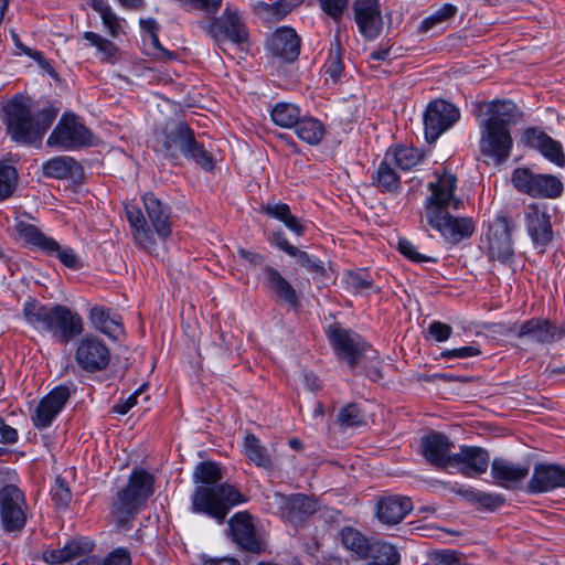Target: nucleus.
<instances>
[{"instance_id": "obj_1", "label": "nucleus", "mask_w": 565, "mask_h": 565, "mask_svg": "<svg viewBox=\"0 0 565 565\" xmlns=\"http://www.w3.org/2000/svg\"><path fill=\"white\" fill-rule=\"evenodd\" d=\"M436 175L437 180L428 183L431 193L425 200V218L448 244L458 245L472 236L475 222L469 216H454L450 213V210L457 211L462 205V200L455 194L457 177L446 170Z\"/></svg>"}, {"instance_id": "obj_2", "label": "nucleus", "mask_w": 565, "mask_h": 565, "mask_svg": "<svg viewBox=\"0 0 565 565\" xmlns=\"http://www.w3.org/2000/svg\"><path fill=\"white\" fill-rule=\"evenodd\" d=\"M57 113L52 106L33 110L32 99L21 93L14 94L1 105V119L7 136L22 146L40 147Z\"/></svg>"}, {"instance_id": "obj_3", "label": "nucleus", "mask_w": 565, "mask_h": 565, "mask_svg": "<svg viewBox=\"0 0 565 565\" xmlns=\"http://www.w3.org/2000/svg\"><path fill=\"white\" fill-rule=\"evenodd\" d=\"M487 116L480 125L479 150L484 158L500 166L511 156V126L516 124L522 113L513 102L498 100L488 105Z\"/></svg>"}, {"instance_id": "obj_4", "label": "nucleus", "mask_w": 565, "mask_h": 565, "mask_svg": "<svg viewBox=\"0 0 565 565\" xmlns=\"http://www.w3.org/2000/svg\"><path fill=\"white\" fill-rule=\"evenodd\" d=\"M141 201L147 217L135 204L125 206L126 217L135 243L145 250H152L157 246L156 236L162 241L171 236L172 211L168 203L152 192L142 194Z\"/></svg>"}, {"instance_id": "obj_5", "label": "nucleus", "mask_w": 565, "mask_h": 565, "mask_svg": "<svg viewBox=\"0 0 565 565\" xmlns=\"http://www.w3.org/2000/svg\"><path fill=\"white\" fill-rule=\"evenodd\" d=\"M153 149L172 166L180 164L181 157L193 161L201 169L212 171L214 159L195 138L194 130L185 121L167 122L157 132Z\"/></svg>"}, {"instance_id": "obj_6", "label": "nucleus", "mask_w": 565, "mask_h": 565, "mask_svg": "<svg viewBox=\"0 0 565 565\" xmlns=\"http://www.w3.org/2000/svg\"><path fill=\"white\" fill-rule=\"evenodd\" d=\"M24 320L34 329L49 332L61 343H68L84 331L82 317L63 305H43L29 298L22 308Z\"/></svg>"}, {"instance_id": "obj_7", "label": "nucleus", "mask_w": 565, "mask_h": 565, "mask_svg": "<svg viewBox=\"0 0 565 565\" xmlns=\"http://www.w3.org/2000/svg\"><path fill=\"white\" fill-rule=\"evenodd\" d=\"M246 497L238 489L226 482L210 486H196L191 495V511L204 514L223 524L230 510L246 502Z\"/></svg>"}, {"instance_id": "obj_8", "label": "nucleus", "mask_w": 565, "mask_h": 565, "mask_svg": "<svg viewBox=\"0 0 565 565\" xmlns=\"http://www.w3.org/2000/svg\"><path fill=\"white\" fill-rule=\"evenodd\" d=\"M511 183L513 188L535 199H557L563 194L564 184L554 174L535 173L527 167H518L512 171Z\"/></svg>"}, {"instance_id": "obj_9", "label": "nucleus", "mask_w": 565, "mask_h": 565, "mask_svg": "<svg viewBox=\"0 0 565 565\" xmlns=\"http://www.w3.org/2000/svg\"><path fill=\"white\" fill-rule=\"evenodd\" d=\"M202 30L217 45L231 42L242 45L248 42V29L239 14L238 10L227 6L221 15H212L211 19L202 25Z\"/></svg>"}, {"instance_id": "obj_10", "label": "nucleus", "mask_w": 565, "mask_h": 565, "mask_svg": "<svg viewBox=\"0 0 565 565\" xmlns=\"http://www.w3.org/2000/svg\"><path fill=\"white\" fill-rule=\"evenodd\" d=\"M92 138V131L77 115L64 113L50 134L46 146L62 150H77L90 146Z\"/></svg>"}, {"instance_id": "obj_11", "label": "nucleus", "mask_w": 565, "mask_h": 565, "mask_svg": "<svg viewBox=\"0 0 565 565\" xmlns=\"http://www.w3.org/2000/svg\"><path fill=\"white\" fill-rule=\"evenodd\" d=\"M19 236L29 245L41 249L49 256H56L67 268L77 270L83 267L82 259L73 248L62 247L54 238L46 236L35 225L19 222L15 226Z\"/></svg>"}, {"instance_id": "obj_12", "label": "nucleus", "mask_w": 565, "mask_h": 565, "mask_svg": "<svg viewBox=\"0 0 565 565\" xmlns=\"http://www.w3.org/2000/svg\"><path fill=\"white\" fill-rule=\"evenodd\" d=\"M24 492L15 484L0 488V522L7 533H20L28 520Z\"/></svg>"}, {"instance_id": "obj_13", "label": "nucleus", "mask_w": 565, "mask_h": 565, "mask_svg": "<svg viewBox=\"0 0 565 565\" xmlns=\"http://www.w3.org/2000/svg\"><path fill=\"white\" fill-rule=\"evenodd\" d=\"M515 222L504 214L498 215L487 231L488 257L502 264L510 263L514 257L512 232Z\"/></svg>"}, {"instance_id": "obj_14", "label": "nucleus", "mask_w": 565, "mask_h": 565, "mask_svg": "<svg viewBox=\"0 0 565 565\" xmlns=\"http://www.w3.org/2000/svg\"><path fill=\"white\" fill-rule=\"evenodd\" d=\"M326 334L335 355L354 370L369 347L367 343L358 333L342 328L339 323L330 324Z\"/></svg>"}, {"instance_id": "obj_15", "label": "nucleus", "mask_w": 565, "mask_h": 565, "mask_svg": "<svg viewBox=\"0 0 565 565\" xmlns=\"http://www.w3.org/2000/svg\"><path fill=\"white\" fill-rule=\"evenodd\" d=\"M460 118L459 109L445 99L431 100L424 113V132L427 142H435Z\"/></svg>"}, {"instance_id": "obj_16", "label": "nucleus", "mask_w": 565, "mask_h": 565, "mask_svg": "<svg viewBox=\"0 0 565 565\" xmlns=\"http://www.w3.org/2000/svg\"><path fill=\"white\" fill-rule=\"evenodd\" d=\"M75 392L76 386L73 382L60 384L50 391L31 415L33 426L39 430L50 427Z\"/></svg>"}, {"instance_id": "obj_17", "label": "nucleus", "mask_w": 565, "mask_h": 565, "mask_svg": "<svg viewBox=\"0 0 565 565\" xmlns=\"http://www.w3.org/2000/svg\"><path fill=\"white\" fill-rule=\"evenodd\" d=\"M74 359L83 371L95 373L108 366L110 351L102 339L87 334L77 343Z\"/></svg>"}, {"instance_id": "obj_18", "label": "nucleus", "mask_w": 565, "mask_h": 565, "mask_svg": "<svg viewBox=\"0 0 565 565\" xmlns=\"http://www.w3.org/2000/svg\"><path fill=\"white\" fill-rule=\"evenodd\" d=\"M524 220L534 247L543 252L553 241V227L547 207L539 203L529 204L524 211Z\"/></svg>"}, {"instance_id": "obj_19", "label": "nucleus", "mask_w": 565, "mask_h": 565, "mask_svg": "<svg viewBox=\"0 0 565 565\" xmlns=\"http://www.w3.org/2000/svg\"><path fill=\"white\" fill-rule=\"evenodd\" d=\"M232 540L237 546L252 554H260L265 551V543L256 533L252 515L247 511L235 513L228 520Z\"/></svg>"}, {"instance_id": "obj_20", "label": "nucleus", "mask_w": 565, "mask_h": 565, "mask_svg": "<svg viewBox=\"0 0 565 565\" xmlns=\"http://www.w3.org/2000/svg\"><path fill=\"white\" fill-rule=\"evenodd\" d=\"M352 11L360 34L366 40H375L383 30L380 1L354 0Z\"/></svg>"}, {"instance_id": "obj_21", "label": "nucleus", "mask_w": 565, "mask_h": 565, "mask_svg": "<svg viewBox=\"0 0 565 565\" xmlns=\"http://www.w3.org/2000/svg\"><path fill=\"white\" fill-rule=\"evenodd\" d=\"M419 447L429 465L438 469L450 468L454 443L447 435L431 430L420 438Z\"/></svg>"}, {"instance_id": "obj_22", "label": "nucleus", "mask_w": 565, "mask_h": 565, "mask_svg": "<svg viewBox=\"0 0 565 565\" xmlns=\"http://www.w3.org/2000/svg\"><path fill=\"white\" fill-rule=\"evenodd\" d=\"M565 488V466L540 462L534 466L533 473L526 483L525 492L541 494Z\"/></svg>"}, {"instance_id": "obj_23", "label": "nucleus", "mask_w": 565, "mask_h": 565, "mask_svg": "<svg viewBox=\"0 0 565 565\" xmlns=\"http://www.w3.org/2000/svg\"><path fill=\"white\" fill-rule=\"evenodd\" d=\"M511 331L519 339H527L540 344L553 343L565 335V330L562 326H557L555 322L543 318L529 319L518 329L514 327Z\"/></svg>"}, {"instance_id": "obj_24", "label": "nucleus", "mask_w": 565, "mask_h": 565, "mask_svg": "<svg viewBox=\"0 0 565 565\" xmlns=\"http://www.w3.org/2000/svg\"><path fill=\"white\" fill-rule=\"evenodd\" d=\"M300 47L301 39L290 26L278 28L266 41L267 52L285 63L295 62L300 54Z\"/></svg>"}, {"instance_id": "obj_25", "label": "nucleus", "mask_w": 565, "mask_h": 565, "mask_svg": "<svg viewBox=\"0 0 565 565\" xmlns=\"http://www.w3.org/2000/svg\"><path fill=\"white\" fill-rule=\"evenodd\" d=\"M489 452L477 446H460L458 452L451 456L450 468L468 478H475L484 473L489 467Z\"/></svg>"}, {"instance_id": "obj_26", "label": "nucleus", "mask_w": 565, "mask_h": 565, "mask_svg": "<svg viewBox=\"0 0 565 565\" xmlns=\"http://www.w3.org/2000/svg\"><path fill=\"white\" fill-rule=\"evenodd\" d=\"M413 510L412 499L401 494L381 497L375 505V515L384 525H396Z\"/></svg>"}, {"instance_id": "obj_27", "label": "nucleus", "mask_w": 565, "mask_h": 565, "mask_svg": "<svg viewBox=\"0 0 565 565\" xmlns=\"http://www.w3.org/2000/svg\"><path fill=\"white\" fill-rule=\"evenodd\" d=\"M262 284L266 291L274 294L279 300L296 308L299 305V297L291 282L274 266L262 267Z\"/></svg>"}, {"instance_id": "obj_28", "label": "nucleus", "mask_w": 565, "mask_h": 565, "mask_svg": "<svg viewBox=\"0 0 565 565\" xmlns=\"http://www.w3.org/2000/svg\"><path fill=\"white\" fill-rule=\"evenodd\" d=\"M530 469L525 465L494 458L491 462V476L494 483L505 489H514L529 475Z\"/></svg>"}, {"instance_id": "obj_29", "label": "nucleus", "mask_w": 565, "mask_h": 565, "mask_svg": "<svg viewBox=\"0 0 565 565\" xmlns=\"http://www.w3.org/2000/svg\"><path fill=\"white\" fill-rule=\"evenodd\" d=\"M119 3L130 10H140L145 7L143 0H118ZM89 6L99 13L103 24L113 38H117L121 31L120 18L114 12L107 0H90Z\"/></svg>"}, {"instance_id": "obj_30", "label": "nucleus", "mask_w": 565, "mask_h": 565, "mask_svg": "<svg viewBox=\"0 0 565 565\" xmlns=\"http://www.w3.org/2000/svg\"><path fill=\"white\" fill-rule=\"evenodd\" d=\"M316 511L317 502L306 494L296 493L284 497L281 514L294 524H298L307 520Z\"/></svg>"}, {"instance_id": "obj_31", "label": "nucleus", "mask_w": 565, "mask_h": 565, "mask_svg": "<svg viewBox=\"0 0 565 565\" xmlns=\"http://www.w3.org/2000/svg\"><path fill=\"white\" fill-rule=\"evenodd\" d=\"M89 321L94 328L109 338L118 339L124 332L120 317L111 316L110 309L103 306H94L89 311Z\"/></svg>"}, {"instance_id": "obj_32", "label": "nucleus", "mask_w": 565, "mask_h": 565, "mask_svg": "<svg viewBox=\"0 0 565 565\" xmlns=\"http://www.w3.org/2000/svg\"><path fill=\"white\" fill-rule=\"evenodd\" d=\"M145 502L128 488L119 490L111 504V512L121 524L136 515Z\"/></svg>"}, {"instance_id": "obj_33", "label": "nucleus", "mask_w": 565, "mask_h": 565, "mask_svg": "<svg viewBox=\"0 0 565 565\" xmlns=\"http://www.w3.org/2000/svg\"><path fill=\"white\" fill-rule=\"evenodd\" d=\"M340 540L343 546L353 552L358 558L370 557L371 544L369 540L356 529L344 526L340 531Z\"/></svg>"}, {"instance_id": "obj_34", "label": "nucleus", "mask_w": 565, "mask_h": 565, "mask_svg": "<svg viewBox=\"0 0 565 565\" xmlns=\"http://www.w3.org/2000/svg\"><path fill=\"white\" fill-rule=\"evenodd\" d=\"M77 161L68 156H58L45 161L42 166L43 175L46 178L65 180L72 178L74 169L78 168Z\"/></svg>"}, {"instance_id": "obj_35", "label": "nucleus", "mask_w": 565, "mask_h": 565, "mask_svg": "<svg viewBox=\"0 0 565 565\" xmlns=\"http://www.w3.org/2000/svg\"><path fill=\"white\" fill-rule=\"evenodd\" d=\"M387 152L384 160L380 163L377 170L372 174V184L381 192H396L401 186V179L395 170L388 163Z\"/></svg>"}, {"instance_id": "obj_36", "label": "nucleus", "mask_w": 565, "mask_h": 565, "mask_svg": "<svg viewBox=\"0 0 565 565\" xmlns=\"http://www.w3.org/2000/svg\"><path fill=\"white\" fill-rule=\"evenodd\" d=\"M294 128L298 138L310 146L319 145L326 134L323 124L313 117H300Z\"/></svg>"}, {"instance_id": "obj_37", "label": "nucleus", "mask_w": 565, "mask_h": 565, "mask_svg": "<svg viewBox=\"0 0 565 565\" xmlns=\"http://www.w3.org/2000/svg\"><path fill=\"white\" fill-rule=\"evenodd\" d=\"M244 448L246 457L257 467L269 471L274 469V463L268 450L260 444V440L254 434L246 435Z\"/></svg>"}, {"instance_id": "obj_38", "label": "nucleus", "mask_w": 565, "mask_h": 565, "mask_svg": "<svg viewBox=\"0 0 565 565\" xmlns=\"http://www.w3.org/2000/svg\"><path fill=\"white\" fill-rule=\"evenodd\" d=\"M301 117V110L296 104L279 102L270 109V118L281 128H294Z\"/></svg>"}, {"instance_id": "obj_39", "label": "nucleus", "mask_w": 565, "mask_h": 565, "mask_svg": "<svg viewBox=\"0 0 565 565\" xmlns=\"http://www.w3.org/2000/svg\"><path fill=\"white\" fill-rule=\"evenodd\" d=\"M126 488L136 493L146 503L154 492V478L143 469L132 470Z\"/></svg>"}, {"instance_id": "obj_40", "label": "nucleus", "mask_w": 565, "mask_h": 565, "mask_svg": "<svg viewBox=\"0 0 565 565\" xmlns=\"http://www.w3.org/2000/svg\"><path fill=\"white\" fill-rule=\"evenodd\" d=\"M192 478L196 486L214 487L222 483L223 475L221 467L216 462L206 460L195 466Z\"/></svg>"}, {"instance_id": "obj_41", "label": "nucleus", "mask_w": 565, "mask_h": 565, "mask_svg": "<svg viewBox=\"0 0 565 565\" xmlns=\"http://www.w3.org/2000/svg\"><path fill=\"white\" fill-rule=\"evenodd\" d=\"M335 423L342 430H347L349 428L365 426L366 418L361 405L350 403L339 411Z\"/></svg>"}, {"instance_id": "obj_42", "label": "nucleus", "mask_w": 565, "mask_h": 565, "mask_svg": "<svg viewBox=\"0 0 565 565\" xmlns=\"http://www.w3.org/2000/svg\"><path fill=\"white\" fill-rule=\"evenodd\" d=\"M343 281L349 290L353 294H363L373 289L374 279L365 269H351L344 274Z\"/></svg>"}, {"instance_id": "obj_43", "label": "nucleus", "mask_w": 565, "mask_h": 565, "mask_svg": "<svg viewBox=\"0 0 565 565\" xmlns=\"http://www.w3.org/2000/svg\"><path fill=\"white\" fill-rule=\"evenodd\" d=\"M83 38L89 42L90 45L96 46L100 53V61L114 64L118 60V47L111 41L103 38L100 34L93 31H86Z\"/></svg>"}, {"instance_id": "obj_44", "label": "nucleus", "mask_w": 565, "mask_h": 565, "mask_svg": "<svg viewBox=\"0 0 565 565\" xmlns=\"http://www.w3.org/2000/svg\"><path fill=\"white\" fill-rule=\"evenodd\" d=\"M393 161L402 170H411L422 162L424 153L414 147L397 146L393 153Z\"/></svg>"}, {"instance_id": "obj_45", "label": "nucleus", "mask_w": 565, "mask_h": 565, "mask_svg": "<svg viewBox=\"0 0 565 565\" xmlns=\"http://www.w3.org/2000/svg\"><path fill=\"white\" fill-rule=\"evenodd\" d=\"M75 565H131V557L128 550L118 547L103 559L95 556H87L79 559Z\"/></svg>"}, {"instance_id": "obj_46", "label": "nucleus", "mask_w": 565, "mask_h": 565, "mask_svg": "<svg viewBox=\"0 0 565 565\" xmlns=\"http://www.w3.org/2000/svg\"><path fill=\"white\" fill-rule=\"evenodd\" d=\"M370 557L374 558V563L381 565H398L401 555L392 544L385 542H374L371 544Z\"/></svg>"}, {"instance_id": "obj_47", "label": "nucleus", "mask_w": 565, "mask_h": 565, "mask_svg": "<svg viewBox=\"0 0 565 565\" xmlns=\"http://www.w3.org/2000/svg\"><path fill=\"white\" fill-rule=\"evenodd\" d=\"M254 11L258 17L269 22L280 21L290 13L282 0H277L273 3L258 1L254 6Z\"/></svg>"}, {"instance_id": "obj_48", "label": "nucleus", "mask_w": 565, "mask_h": 565, "mask_svg": "<svg viewBox=\"0 0 565 565\" xmlns=\"http://www.w3.org/2000/svg\"><path fill=\"white\" fill-rule=\"evenodd\" d=\"M290 257L296 258L299 266L303 267L308 273L319 277L327 276L324 263L320 258L310 255L307 252L299 249L298 247Z\"/></svg>"}, {"instance_id": "obj_49", "label": "nucleus", "mask_w": 565, "mask_h": 565, "mask_svg": "<svg viewBox=\"0 0 565 565\" xmlns=\"http://www.w3.org/2000/svg\"><path fill=\"white\" fill-rule=\"evenodd\" d=\"M458 12V8L451 3L443 4L438 10H436L433 14L425 18L420 24L419 31L427 32L433 29L435 25L443 23L451 18H454Z\"/></svg>"}, {"instance_id": "obj_50", "label": "nucleus", "mask_w": 565, "mask_h": 565, "mask_svg": "<svg viewBox=\"0 0 565 565\" xmlns=\"http://www.w3.org/2000/svg\"><path fill=\"white\" fill-rule=\"evenodd\" d=\"M11 38L14 43V46L19 50L20 54H24L32 60H34L43 70H45L50 75L55 76L56 72L54 67L49 63V61L44 57L43 53L40 51H36L34 49H31L26 45H24L19 35L15 33L14 30L11 31Z\"/></svg>"}, {"instance_id": "obj_51", "label": "nucleus", "mask_w": 565, "mask_h": 565, "mask_svg": "<svg viewBox=\"0 0 565 565\" xmlns=\"http://www.w3.org/2000/svg\"><path fill=\"white\" fill-rule=\"evenodd\" d=\"M18 172L14 167L0 166V201L8 199L15 190Z\"/></svg>"}, {"instance_id": "obj_52", "label": "nucleus", "mask_w": 565, "mask_h": 565, "mask_svg": "<svg viewBox=\"0 0 565 565\" xmlns=\"http://www.w3.org/2000/svg\"><path fill=\"white\" fill-rule=\"evenodd\" d=\"M343 71L344 65L341 57V46L338 43L334 50H330L329 57L323 65V72L333 83H338Z\"/></svg>"}, {"instance_id": "obj_53", "label": "nucleus", "mask_w": 565, "mask_h": 565, "mask_svg": "<svg viewBox=\"0 0 565 565\" xmlns=\"http://www.w3.org/2000/svg\"><path fill=\"white\" fill-rule=\"evenodd\" d=\"M539 151L544 158L555 163L556 166H565V154L563 147L559 141L553 139L552 137L548 136Z\"/></svg>"}, {"instance_id": "obj_54", "label": "nucleus", "mask_w": 565, "mask_h": 565, "mask_svg": "<svg viewBox=\"0 0 565 565\" xmlns=\"http://www.w3.org/2000/svg\"><path fill=\"white\" fill-rule=\"evenodd\" d=\"M51 498L58 508H66L68 505L72 500V493L64 478L58 476L55 479L51 488Z\"/></svg>"}, {"instance_id": "obj_55", "label": "nucleus", "mask_w": 565, "mask_h": 565, "mask_svg": "<svg viewBox=\"0 0 565 565\" xmlns=\"http://www.w3.org/2000/svg\"><path fill=\"white\" fill-rule=\"evenodd\" d=\"M434 565H466V556L456 550L435 551L430 556Z\"/></svg>"}, {"instance_id": "obj_56", "label": "nucleus", "mask_w": 565, "mask_h": 565, "mask_svg": "<svg viewBox=\"0 0 565 565\" xmlns=\"http://www.w3.org/2000/svg\"><path fill=\"white\" fill-rule=\"evenodd\" d=\"M548 138V135L545 134L541 128L539 127H530L526 128L522 136H521V142L527 147L535 150H540L543 143Z\"/></svg>"}, {"instance_id": "obj_57", "label": "nucleus", "mask_w": 565, "mask_h": 565, "mask_svg": "<svg viewBox=\"0 0 565 565\" xmlns=\"http://www.w3.org/2000/svg\"><path fill=\"white\" fill-rule=\"evenodd\" d=\"M321 10L334 22L341 21L348 8L349 0H318Z\"/></svg>"}, {"instance_id": "obj_58", "label": "nucleus", "mask_w": 565, "mask_h": 565, "mask_svg": "<svg viewBox=\"0 0 565 565\" xmlns=\"http://www.w3.org/2000/svg\"><path fill=\"white\" fill-rule=\"evenodd\" d=\"M398 252L402 255H404L406 258H408L409 260L418 263V264L436 263L437 262V259L434 257H429V256L418 253L416 250V247L414 246V244L406 238H401L398 241Z\"/></svg>"}, {"instance_id": "obj_59", "label": "nucleus", "mask_w": 565, "mask_h": 565, "mask_svg": "<svg viewBox=\"0 0 565 565\" xmlns=\"http://www.w3.org/2000/svg\"><path fill=\"white\" fill-rule=\"evenodd\" d=\"M482 352L478 345H466L456 349H446L441 351L440 358L444 360L451 359H468L472 356H478Z\"/></svg>"}, {"instance_id": "obj_60", "label": "nucleus", "mask_w": 565, "mask_h": 565, "mask_svg": "<svg viewBox=\"0 0 565 565\" xmlns=\"http://www.w3.org/2000/svg\"><path fill=\"white\" fill-rule=\"evenodd\" d=\"M263 212L284 223V221L291 214L290 212V207L288 204L286 203H281V202H276V201H268L264 206H263Z\"/></svg>"}, {"instance_id": "obj_61", "label": "nucleus", "mask_w": 565, "mask_h": 565, "mask_svg": "<svg viewBox=\"0 0 565 565\" xmlns=\"http://www.w3.org/2000/svg\"><path fill=\"white\" fill-rule=\"evenodd\" d=\"M505 502V499L502 494L498 493H488L480 491L477 498V503L484 510L494 511L502 507Z\"/></svg>"}, {"instance_id": "obj_62", "label": "nucleus", "mask_w": 565, "mask_h": 565, "mask_svg": "<svg viewBox=\"0 0 565 565\" xmlns=\"http://www.w3.org/2000/svg\"><path fill=\"white\" fill-rule=\"evenodd\" d=\"M428 334L437 342L447 341L452 334V328L441 321H433L427 328Z\"/></svg>"}, {"instance_id": "obj_63", "label": "nucleus", "mask_w": 565, "mask_h": 565, "mask_svg": "<svg viewBox=\"0 0 565 565\" xmlns=\"http://www.w3.org/2000/svg\"><path fill=\"white\" fill-rule=\"evenodd\" d=\"M268 242L270 243V245L286 253L288 256H291L297 248L296 246L288 242V239L285 236V233L280 228L271 233L270 237L268 238Z\"/></svg>"}, {"instance_id": "obj_64", "label": "nucleus", "mask_w": 565, "mask_h": 565, "mask_svg": "<svg viewBox=\"0 0 565 565\" xmlns=\"http://www.w3.org/2000/svg\"><path fill=\"white\" fill-rule=\"evenodd\" d=\"M19 440V433L15 428L11 427L0 416V441L3 444L13 445Z\"/></svg>"}]
</instances>
